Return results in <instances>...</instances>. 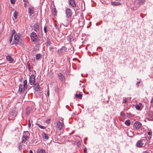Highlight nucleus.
I'll use <instances>...</instances> for the list:
<instances>
[{"instance_id": "35", "label": "nucleus", "mask_w": 153, "mask_h": 153, "mask_svg": "<svg viewBox=\"0 0 153 153\" xmlns=\"http://www.w3.org/2000/svg\"><path fill=\"white\" fill-rule=\"evenodd\" d=\"M120 115L123 117L125 115V114L123 111H121L120 113Z\"/></svg>"}, {"instance_id": "10", "label": "nucleus", "mask_w": 153, "mask_h": 153, "mask_svg": "<svg viewBox=\"0 0 153 153\" xmlns=\"http://www.w3.org/2000/svg\"><path fill=\"white\" fill-rule=\"evenodd\" d=\"M27 88L22 84H20L19 85V91L20 92H23Z\"/></svg>"}, {"instance_id": "14", "label": "nucleus", "mask_w": 153, "mask_h": 153, "mask_svg": "<svg viewBox=\"0 0 153 153\" xmlns=\"http://www.w3.org/2000/svg\"><path fill=\"white\" fill-rule=\"evenodd\" d=\"M58 76L59 77L60 79L62 81H64L65 77L61 73H59L58 74Z\"/></svg>"}, {"instance_id": "7", "label": "nucleus", "mask_w": 153, "mask_h": 153, "mask_svg": "<svg viewBox=\"0 0 153 153\" xmlns=\"http://www.w3.org/2000/svg\"><path fill=\"white\" fill-rule=\"evenodd\" d=\"M33 88L35 91L38 92L41 90V88L39 87V84L37 83H36L33 85Z\"/></svg>"}, {"instance_id": "15", "label": "nucleus", "mask_w": 153, "mask_h": 153, "mask_svg": "<svg viewBox=\"0 0 153 153\" xmlns=\"http://www.w3.org/2000/svg\"><path fill=\"white\" fill-rule=\"evenodd\" d=\"M69 3L70 5L73 7H76V5L74 0H70L69 1Z\"/></svg>"}, {"instance_id": "48", "label": "nucleus", "mask_w": 153, "mask_h": 153, "mask_svg": "<svg viewBox=\"0 0 153 153\" xmlns=\"http://www.w3.org/2000/svg\"><path fill=\"white\" fill-rule=\"evenodd\" d=\"M143 153H148V152H147V151H146L143 152Z\"/></svg>"}, {"instance_id": "1", "label": "nucleus", "mask_w": 153, "mask_h": 153, "mask_svg": "<svg viewBox=\"0 0 153 153\" xmlns=\"http://www.w3.org/2000/svg\"><path fill=\"white\" fill-rule=\"evenodd\" d=\"M21 39L20 34L19 33L16 34L14 36V39L12 44H17L20 42Z\"/></svg>"}, {"instance_id": "34", "label": "nucleus", "mask_w": 153, "mask_h": 153, "mask_svg": "<svg viewBox=\"0 0 153 153\" xmlns=\"http://www.w3.org/2000/svg\"><path fill=\"white\" fill-rule=\"evenodd\" d=\"M10 2L12 4H14L15 3V0H10Z\"/></svg>"}, {"instance_id": "42", "label": "nucleus", "mask_w": 153, "mask_h": 153, "mask_svg": "<svg viewBox=\"0 0 153 153\" xmlns=\"http://www.w3.org/2000/svg\"><path fill=\"white\" fill-rule=\"evenodd\" d=\"M147 134L148 135H151V132L149 131L147 132Z\"/></svg>"}, {"instance_id": "18", "label": "nucleus", "mask_w": 153, "mask_h": 153, "mask_svg": "<svg viewBox=\"0 0 153 153\" xmlns=\"http://www.w3.org/2000/svg\"><path fill=\"white\" fill-rule=\"evenodd\" d=\"M138 1V3L141 5L143 4L145 2L146 0H137Z\"/></svg>"}, {"instance_id": "11", "label": "nucleus", "mask_w": 153, "mask_h": 153, "mask_svg": "<svg viewBox=\"0 0 153 153\" xmlns=\"http://www.w3.org/2000/svg\"><path fill=\"white\" fill-rule=\"evenodd\" d=\"M63 122H62L58 121L57 123V126L59 130H61L62 129L63 126Z\"/></svg>"}, {"instance_id": "30", "label": "nucleus", "mask_w": 153, "mask_h": 153, "mask_svg": "<svg viewBox=\"0 0 153 153\" xmlns=\"http://www.w3.org/2000/svg\"><path fill=\"white\" fill-rule=\"evenodd\" d=\"M44 31L45 33H47V27L45 25L44 28Z\"/></svg>"}, {"instance_id": "40", "label": "nucleus", "mask_w": 153, "mask_h": 153, "mask_svg": "<svg viewBox=\"0 0 153 153\" xmlns=\"http://www.w3.org/2000/svg\"><path fill=\"white\" fill-rule=\"evenodd\" d=\"M140 83V81L137 82L136 83V85H137V87L138 86L139 84Z\"/></svg>"}, {"instance_id": "12", "label": "nucleus", "mask_w": 153, "mask_h": 153, "mask_svg": "<svg viewBox=\"0 0 153 153\" xmlns=\"http://www.w3.org/2000/svg\"><path fill=\"white\" fill-rule=\"evenodd\" d=\"M134 128L137 129H138L139 128L142 126V124L138 121H136L134 123Z\"/></svg>"}, {"instance_id": "20", "label": "nucleus", "mask_w": 153, "mask_h": 153, "mask_svg": "<svg viewBox=\"0 0 153 153\" xmlns=\"http://www.w3.org/2000/svg\"><path fill=\"white\" fill-rule=\"evenodd\" d=\"M51 42L49 40H47L46 45L47 46V48H48L49 46H51Z\"/></svg>"}, {"instance_id": "28", "label": "nucleus", "mask_w": 153, "mask_h": 153, "mask_svg": "<svg viewBox=\"0 0 153 153\" xmlns=\"http://www.w3.org/2000/svg\"><path fill=\"white\" fill-rule=\"evenodd\" d=\"M136 108L137 110H140L141 108L140 106L138 105H137L136 106Z\"/></svg>"}, {"instance_id": "37", "label": "nucleus", "mask_w": 153, "mask_h": 153, "mask_svg": "<svg viewBox=\"0 0 153 153\" xmlns=\"http://www.w3.org/2000/svg\"><path fill=\"white\" fill-rule=\"evenodd\" d=\"M30 126H31V124H30V120H29V123H28V127L29 128H30Z\"/></svg>"}, {"instance_id": "19", "label": "nucleus", "mask_w": 153, "mask_h": 153, "mask_svg": "<svg viewBox=\"0 0 153 153\" xmlns=\"http://www.w3.org/2000/svg\"><path fill=\"white\" fill-rule=\"evenodd\" d=\"M125 124L127 126H129L131 124L130 121L128 120H127L125 122Z\"/></svg>"}, {"instance_id": "43", "label": "nucleus", "mask_w": 153, "mask_h": 153, "mask_svg": "<svg viewBox=\"0 0 153 153\" xmlns=\"http://www.w3.org/2000/svg\"><path fill=\"white\" fill-rule=\"evenodd\" d=\"M84 152L85 153H87V149L86 148H85L84 149Z\"/></svg>"}, {"instance_id": "38", "label": "nucleus", "mask_w": 153, "mask_h": 153, "mask_svg": "<svg viewBox=\"0 0 153 153\" xmlns=\"http://www.w3.org/2000/svg\"><path fill=\"white\" fill-rule=\"evenodd\" d=\"M50 120L49 119H48L45 121V123H49Z\"/></svg>"}, {"instance_id": "36", "label": "nucleus", "mask_w": 153, "mask_h": 153, "mask_svg": "<svg viewBox=\"0 0 153 153\" xmlns=\"http://www.w3.org/2000/svg\"><path fill=\"white\" fill-rule=\"evenodd\" d=\"M25 3L24 4V7H27V3Z\"/></svg>"}, {"instance_id": "25", "label": "nucleus", "mask_w": 153, "mask_h": 153, "mask_svg": "<svg viewBox=\"0 0 153 153\" xmlns=\"http://www.w3.org/2000/svg\"><path fill=\"white\" fill-rule=\"evenodd\" d=\"M36 124L41 129H44L45 128V127L44 126H42L41 125H40L39 124L36 123Z\"/></svg>"}, {"instance_id": "3", "label": "nucleus", "mask_w": 153, "mask_h": 153, "mask_svg": "<svg viewBox=\"0 0 153 153\" xmlns=\"http://www.w3.org/2000/svg\"><path fill=\"white\" fill-rule=\"evenodd\" d=\"M30 37L31 40L33 42H36L37 41V36L36 34L34 32H33L31 33Z\"/></svg>"}, {"instance_id": "44", "label": "nucleus", "mask_w": 153, "mask_h": 153, "mask_svg": "<svg viewBox=\"0 0 153 153\" xmlns=\"http://www.w3.org/2000/svg\"><path fill=\"white\" fill-rule=\"evenodd\" d=\"M23 1L25 2V3H28V1L27 0H23Z\"/></svg>"}, {"instance_id": "21", "label": "nucleus", "mask_w": 153, "mask_h": 153, "mask_svg": "<svg viewBox=\"0 0 153 153\" xmlns=\"http://www.w3.org/2000/svg\"><path fill=\"white\" fill-rule=\"evenodd\" d=\"M42 136L43 138H44L45 139H48V136L47 135V134L45 133L43 134Z\"/></svg>"}, {"instance_id": "4", "label": "nucleus", "mask_w": 153, "mask_h": 153, "mask_svg": "<svg viewBox=\"0 0 153 153\" xmlns=\"http://www.w3.org/2000/svg\"><path fill=\"white\" fill-rule=\"evenodd\" d=\"M27 133L28 134V132H26L25 134H24L22 137V143H27L28 141V139H29L28 137L27 136Z\"/></svg>"}, {"instance_id": "16", "label": "nucleus", "mask_w": 153, "mask_h": 153, "mask_svg": "<svg viewBox=\"0 0 153 153\" xmlns=\"http://www.w3.org/2000/svg\"><path fill=\"white\" fill-rule=\"evenodd\" d=\"M111 4L113 6H119L121 5V4L119 2L111 1Z\"/></svg>"}, {"instance_id": "27", "label": "nucleus", "mask_w": 153, "mask_h": 153, "mask_svg": "<svg viewBox=\"0 0 153 153\" xmlns=\"http://www.w3.org/2000/svg\"><path fill=\"white\" fill-rule=\"evenodd\" d=\"M17 13L16 11H15L13 13V16L15 19H16L17 18Z\"/></svg>"}, {"instance_id": "9", "label": "nucleus", "mask_w": 153, "mask_h": 153, "mask_svg": "<svg viewBox=\"0 0 153 153\" xmlns=\"http://www.w3.org/2000/svg\"><path fill=\"white\" fill-rule=\"evenodd\" d=\"M67 50V48L64 47H62L58 51V53L59 55L62 54L63 53L65 52Z\"/></svg>"}, {"instance_id": "41", "label": "nucleus", "mask_w": 153, "mask_h": 153, "mask_svg": "<svg viewBox=\"0 0 153 153\" xmlns=\"http://www.w3.org/2000/svg\"><path fill=\"white\" fill-rule=\"evenodd\" d=\"M62 24L65 27L67 26L68 25V23H65V24Z\"/></svg>"}, {"instance_id": "8", "label": "nucleus", "mask_w": 153, "mask_h": 153, "mask_svg": "<svg viewBox=\"0 0 153 153\" xmlns=\"http://www.w3.org/2000/svg\"><path fill=\"white\" fill-rule=\"evenodd\" d=\"M28 15L30 17L34 13V7H31L28 8Z\"/></svg>"}, {"instance_id": "47", "label": "nucleus", "mask_w": 153, "mask_h": 153, "mask_svg": "<svg viewBox=\"0 0 153 153\" xmlns=\"http://www.w3.org/2000/svg\"><path fill=\"white\" fill-rule=\"evenodd\" d=\"M29 153H33V152L31 150H30Z\"/></svg>"}, {"instance_id": "49", "label": "nucleus", "mask_w": 153, "mask_h": 153, "mask_svg": "<svg viewBox=\"0 0 153 153\" xmlns=\"http://www.w3.org/2000/svg\"><path fill=\"white\" fill-rule=\"evenodd\" d=\"M139 104L140 106L142 105V104L141 103H139Z\"/></svg>"}, {"instance_id": "23", "label": "nucleus", "mask_w": 153, "mask_h": 153, "mask_svg": "<svg viewBox=\"0 0 153 153\" xmlns=\"http://www.w3.org/2000/svg\"><path fill=\"white\" fill-rule=\"evenodd\" d=\"M23 85L25 87L27 88V80L25 79L24 80L23 83Z\"/></svg>"}, {"instance_id": "26", "label": "nucleus", "mask_w": 153, "mask_h": 153, "mask_svg": "<svg viewBox=\"0 0 153 153\" xmlns=\"http://www.w3.org/2000/svg\"><path fill=\"white\" fill-rule=\"evenodd\" d=\"M40 58H41V54H37L36 55V59H38Z\"/></svg>"}, {"instance_id": "17", "label": "nucleus", "mask_w": 153, "mask_h": 153, "mask_svg": "<svg viewBox=\"0 0 153 153\" xmlns=\"http://www.w3.org/2000/svg\"><path fill=\"white\" fill-rule=\"evenodd\" d=\"M6 59L7 60L12 62L13 61V59L10 55H8L6 56Z\"/></svg>"}, {"instance_id": "31", "label": "nucleus", "mask_w": 153, "mask_h": 153, "mask_svg": "<svg viewBox=\"0 0 153 153\" xmlns=\"http://www.w3.org/2000/svg\"><path fill=\"white\" fill-rule=\"evenodd\" d=\"M15 33H16L15 30L14 29L13 30H12V33L11 34V36H13L15 34Z\"/></svg>"}, {"instance_id": "22", "label": "nucleus", "mask_w": 153, "mask_h": 153, "mask_svg": "<svg viewBox=\"0 0 153 153\" xmlns=\"http://www.w3.org/2000/svg\"><path fill=\"white\" fill-rule=\"evenodd\" d=\"M27 65L28 66V68L29 71H31V69L30 67V63L29 62H28L27 63Z\"/></svg>"}, {"instance_id": "33", "label": "nucleus", "mask_w": 153, "mask_h": 153, "mask_svg": "<svg viewBox=\"0 0 153 153\" xmlns=\"http://www.w3.org/2000/svg\"><path fill=\"white\" fill-rule=\"evenodd\" d=\"M13 37V36H11L9 38V41L10 42V43L12 41Z\"/></svg>"}, {"instance_id": "2", "label": "nucleus", "mask_w": 153, "mask_h": 153, "mask_svg": "<svg viewBox=\"0 0 153 153\" xmlns=\"http://www.w3.org/2000/svg\"><path fill=\"white\" fill-rule=\"evenodd\" d=\"M146 140L143 139L138 140L136 143L137 146L138 147H142L144 146L146 143Z\"/></svg>"}, {"instance_id": "5", "label": "nucleus", "mask_w": 153, "mask_h": 153, "mask_svg": "<svg viewBox=\"0 0 153 153\" xmlns=\"http://www.w3.org/2000/svg\"><path fill=\"white\" fill-rule=\"evenodd\" d=\"M35 77L34 75L32 74L30 76L29 83L31 85H33L35 83Z\"/></svg>"}, {"instance_id": "32", "label": "nucleus", "mask_w": 153, "mask_h": 153, "mask_svg": "<svg viewBox=\"0 0 153 153\" xmlns=\"http://www.w3.org/2000/svg\"><path fill=\"white\" fill-rule=\"evenodd\" d=\"M40 150L41 153H45V151L43 149H41Z\"/></svg>"}, {"instance_id": "29", "label": "nucleus", "mask_w": 153, "mask_h": 153, "mask_svg": "<svg viewBox=\"0 0 153 153\" xmlns=\"http://www.w3.org/2000/svg\"><path fill=\"white\" fill-rule=\"evenodd\" d=\"M128 102V101L127 100V99L126 98H123V103H126Z\"/></svg>"}, {"instance_id": "46", "label": "nucleus", "mask_w": 153, "mask_h": 153, "mask_svg": "<svg viewBox=\"0 0 153 153\" xmlns=\"http://www.w3.org/2000/svg\"><path fill=\"white\" fill-rule=\"evenodd\" d=\"M47 94H48V96H49V91H48L47 92Z\"/></svg>"}, {"instance_id": "24", "label": "nucleus", "mask_w": 153, "mask_h": 153, "mask_svg": "<svg viewBox=\"0 0 153 153\" xmlns=\"http://www.w3.org/2000/svg\"><path fill=\"white\" fill-rule=\"evenodd\" d=\"M75 97L76 98H81L82 97V95L80 94H76L75 95Z\"/></svg>"}, {"instance_id": "13", "label": "nucleus", "mask_w": 153, "mask_h": 153, "mask_svg": "<svg viewBox=\"0 0 153 153\" xmlns=\"http://www.w3.org/2000/svg\"><path fill=\"white\" fill-rule=\"evenodd\" d=\"M33 29L35 31L37 32L39 30V25L38 23H35L33 26Z\"/></svg>"}, {"instance_id": "39", "label": "nucleus", "mask_w": 153, "mask_h": 153, "mask_svg": "<svg viewBox=\"0 0 153 153\" xmlns=\"http://www.w3.org/2000/svg\"><path fill=\"white\" fill-rule=\"evenodd\" d=\"M50 51H51L53 49V48L51 46H49L48 47Z\"/></svg>"}, {"instance_id": "6", "label": "nucleus", "mask_w": 153, "mask_h": 153, "mask_svg": "<svg viewBox=\"0 0 153 153\" xmlns=\"http://www.w3.org/2000/svg\"><path fill=\"white\" fill-rule=\"evenodd\" d=\"M65 14H66V17L67 18H69L71 17L72 16V12L71 10L68 8L66 9Z\"/></svg>"}, {"instance_id": "45", "label": "nucleus", "mask_w": 153, "mask_h": 153, "mask_svg": "<svg viewBox=\"0 0 153 153\" xmlns=\"http://www.w3.org/2000/svg\"><path fill=\"white\" fill-rule=\"evenodd\" d=\"M37 153H41V152H40V150H39L37 151Z\"/></svg>"}]
</instances>
